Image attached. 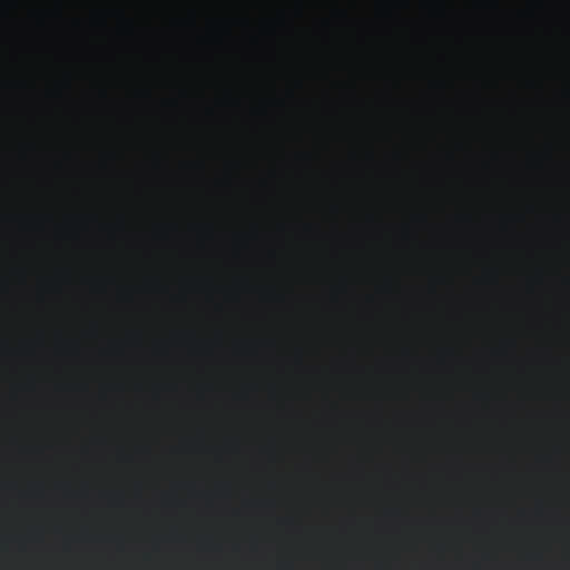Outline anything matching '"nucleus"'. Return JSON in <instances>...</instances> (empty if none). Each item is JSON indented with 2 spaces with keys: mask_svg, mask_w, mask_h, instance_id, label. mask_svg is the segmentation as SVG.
<instances>
[{
  "mask_svg": "<svg viewBox=\"0 0 570 570\" xmlns=\"http://www.w3.org/2000/svg\"><path fill=\"white\" fill-rule=\"evenodd\" d=\"M24 4H239L242 11V227H249V2H24Z\"/></svg>",
  "mask_w": 570,
  "mask_h": 570,
  "instance_id": "f257e3e1",
  "label": "nucleus"
}]
</instances>
